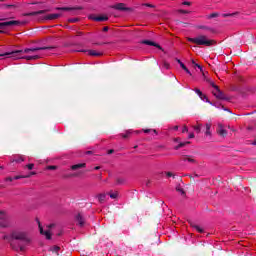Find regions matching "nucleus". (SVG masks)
Wrapping results in <instances>:
<instances>
[{
    "label": "nucleus",
    "instance_id": "11",
    "mask_svg": "<svg viewBox=\"0 0 256 256\" xmlns=\"http://www.w3.org/2000/svg\"><path fill=\"white\" fill-rule=\"evenodd\" d=\"M4 239H5L6 241H8V243H10V247H12V249H13L14 251H19V247H17V245H15V243L13 242L14 239L11 238V233H10L9 236H8V235H5V236H4Z\"/></svg>",
    "mask_w": 256,
    "mask_h": 256
},
{
    "label": "nucleus",
    "instance_id": "17",
    "mask_svg": "<svg viewBox=\"0 0 256 256\" xmlns=\"http://www.w3.org/2000/svg\"><path fill=\"white\" fill-rule=\"evenodd\" d=\"M61 17V13L58 14H48L44 17L46 21H55V19H59Z\"/></svg>",
    "mask_w": 256,
    "mask_h": 256
},
{
    "label": "nucleus",
    "instance_id": "27",
    "mask_svg": "<svg viewBox=\"0 0 256 256\" xmlns=\"http://www.w3.org/2000/svg\"><path fill=\"white\" fill-rule=\"evenodd\" d=\"M61 248L59 246H54L52 248H50V251H52V253H56V255H59V250Z\"/></svg>",
    "mask_w": 256,
    "mask_h": 256
},
{
    "label": "nucleus",
    "instance_id": "33",
    "mask_svg": "<svg viewBox=\"0 0 256 256\" xmlns=\"http://www.w3.org/2000/svg\"><path fill=\"white\" fill-rule=\"evenodd\" d=\"M194 130L196 131V133H201V124L194 126Z\"/></svg>",
    "mask_w": 256,
    "mask_h": 256
},
{
    "label": "nucleus",
    "instance_id": "63",
    "mask_svg": "<svg viewBox=\"0 0 256 256\" xmlns=\"http://www.w3.org/2000/svg\"><path fill=\"white\" fill-rule=\"evenodd\" d=\"M96 45H104V43H96Z\"/></svg>",
    "mask_w": 256,
    "mask_h": 256
},
{
    "label": "nucleus",
    "instance_id": "49",
    "mask_svg": "<svg viewBox=\"0 0 256 256\" xmlns=\"http://www.w3.org/2000/svg\"><path fill=\"white\" fill-rule=\"evenodd\" d=\"M189 131V128H187V126L183 127L182 133H187Z\"/></svg>",
    "mask_w": 256,
    "mask_h": 256
},
{
    "label": "nucleus",
    "instance_id": "56",
    "mask_svg": "<svg viewBox=\"0 0 256 256\" xmlns=\"http://www.w3.org/2000/svg\"><path fill=\"white\" fill-rule=\"evenodd\" d=\"M99 169H101V166H96V167H94V170H95V171H99Z\"/></svg>",
    "mask_w": 256,
    "mask_h": 256
},
{
    "label": "nucleus",
    "instance_id": "7",
    "mask_svg": "<svg viewBox=\"0 0 256 256\" xmlns=\"http://www.w3.org/2000/svg\"><path fill=\"white\" fill-rule=\"evenodd\" d=\"M51 49H55V47L44 46V47H36V48H26L23 50V53H35L37 51H47V50H51Z\"/></svg>",
    "mask_w": 256,
    "mask_h": 256
},
{
    "label": "nucleus",
    "instance_id": "28",
    "mask_svg": "<svg viewBox=\"0 0 256 256\" xmlns=\"http://www.w3.org/2000/svg\"><path fill=\"white\" fill-rule=\"evenodd\" d=\"M205 135H211V124L206 123Z\"/></svg>",
    "mask_w": 256,
    "mask_h": 256
},
{
    "label": "nucleus",
    "instance_id": "14",
    "mask_svg": "<svg viewBox=\"0 0 256 256\" xmlns=\"http://www.w3.org/2000/svg\"><path fill=\"white\" fill-rule=\"evenodd\" d=\"M38 227L41 235H45L46 239H51V232L49 230L44 231L43 226H41V222L38 221Z\"/></svg>",
    "mask_w": 256,
    "mask_h": 256
},
{
    "label": "nucleus",
    "instance_id": "18",
    "mask_svg": "<svg viewBox=\"0 0 256 256\" xmlns=\"http://www.w3.org/2000/svg\"><path fill=\"white\" fill-rule=\"evenodd\" d=\"M87 167V163H79V164H74L70 167L72 171H77L78 169H85Z\"/></svg>",
    "mask_w": 256,
    "mask_h": 256
},
{
    "label": "nucleus",
    "instance_id": "50",
    "mask_svg": "<svg viewBox=\"0 0 256 256\" xmlns=\"http://www.w3.org/2000/svg\"><path fill=\"white\" fill-rule=\"evenodd\" d=\"M188 139H195V134L194 133H190L188 136Z\"/></svg>",
    "mask_w": 256,
    "mask_h": 256
},
{
    "label": "nucleus",
    "instance_id": "46",
    "mask_svg": "<svg viewBox=\"0 0 256 256\" xmlns=\"http://www.w3.org/2000/svg\"><path fill=\"white\" fill-rule=\"evenodd\" d=\"M15 161H16V163H23L24 159H23V157H19Z\"/></svg>",
    "mask_w": 256,
    "mask_h": 256
},
{
    "label": "nucleus",
    "instance_id": "58",
    "mask_svg": "<svg viewBox=\"0 0 256 256\" xmlns=\"http://www.w3.org/2000/svg\"><path fill=\"white\" fill-rule=\"evenodd\" d=\"M14 178L8 177L6 178V181H13Z\"/></svg>",
    "mask_w": 256,
    "mask_h": 256
},
{
    "label": "nucleus",
    "instance_id": "2",
    "mask_svg": "<svg viewBox=\"0 0 256 256\" xmlns=\"http://www.w3.org/2000/svg\"><path fill=\"white\" fill-rule=\"evenodd\" d=\"M23 54V50H15L12 52H6L4 54H0V57H7L9 56L11 59H26V61H33L39 59V55L34 56H21Z\"/></svg>",
    "mask_w": 256,
    "mask_h": 256
},
{
    "label": "nucleus",
    "instance_id": "60",
    "mask_svg": "<svg viewBox=\"0 0 256 256\" xmlns=\"http://www.w3.org/2000/svg\"><path fill=\"white\" fill-rule=\"evenodd\" d=\"M48 227L51 229V227H55V224H50Z\"/></svg>",
    "mask_w": 256,
    "mask_h": 256
},
{
    "label": "nucleus",
    "instance_id": "20",
    "mask_svg": "<svg viewBox=\"0 0 256 256\" xmlns=\"http://www.w3.org/2000/svg\"><path fill=\"white\" fill-rule=\"evenodd\" d=\"M177 63H179L180 67L188 74V75H192L191 71H189V68H187V66H185V64L183 62H181V60H179V58H176Z\"/></svg>",
    "mask_w": 256,
    "mask_h": 256
},
{
    "label": "nucleus",
    "instance_id": "35",
    "mask_svg": "<svg viewBox=\"0 0 256 256\" xmlns=\"http://www.w3.org/2000/svg\"><path fill=\"white\" fill-rule=\"evenodd\" d=\"M144 133H151V131H153V133H155V135H157V130L156 129H143Z\"/></svg>",
    "mask_w": 256,
    "mask_h": 256
},
{
    "label": "nucleus",
    "instance_id": "47",
    "mask_svg": "<svg viewBox=\"0 0 256 256\" xmlns=\"http://www.w3.org/2000/svg\"><path fill=\"white\" fill-rule=\"evenodd\" d=\"M48 169L50 171H55V169H57V166H48Z\"/></svg>",
    "mask_w": 256,
    "mask_h": 256
},
{
    "label": "nucleus",
    "instance_id": "9",
    "mask_svg": "<svg viewBox=\"0 0 256 256\" xmlns=\"http://www.w3.org/2000/svg\"><path fill=\"white\" fill-rule=\"evenodd\" d=\"M75 221L79 227H85V214H83V212L76 214Z\"/></svg>",
    "mask_w": 256,
    "mask_h": 256
},
{
    "label": "nucleus",
    "instance_id": "29",
    "mask_svg": "<svg viewBox=\"0 0 256 256\" xmlns=\"http://www.w3.org/2000/svg\"><path fill=\"white\" fill-rule=\"evenodd\" d=\"M109 196L111 199H117V197H119V192H110Z\"/></svg>",
    "mask_w": 256,
    "mask_h": 256
},
{
    "label": "nucleus",
    "instance_id": "51",
    "mask_svg": "<svg viewBox=\"0 0 256 256\" xmlns=\"http://www.w3.org/2000/svg\"><path fill=\"white\" fill-rule=\"evenodd\" d=\"M182 5H187L188 7H191V2L184 1Z\"/></svg>",
    "mask_w": 256,
    "mask_h": 256
},
{
    "label": "nucleus",
    "instance_id": "23",
    "mask_svg": "<svg viewBox=\"0 0 256 256\" xmlns=\"http://www.w3.org/2000/svg\"><path fill=\"white\" fill-rule=\"evenodd\" d=\"M196 29H203L204 31H210L211 33H215V30L213 28L205 25L196 26Z\"/></svg>",
    "mask_w": 256,
    "mask_h": 256
},
{
    "label": "nucleus",
    "instance_id": "43",
    "mask_svg": "<svg viewBox=\"0 0 256 256\" xmlns=\"http://www.w3.org/2000/svg\"><path fill=\"white\" fill-rule=\"evenodd\" d=\"M34 167H35V164H28L27 165V169H29V171L33 170Z\"/></svg>",
    "mask_w": 256,
    "mask_h": 256
},
{
    "label": "nucleus",
    "instance_id": "36",
    "mask_svg": "<svg viewBox=\"0 0 256 256\" xmlns=\"http://www.w3.org/2000/svg\"><path fill=\"white\" fill-rule=\"evenodd\" d=\"M176 191H177L178 193H181V195H185V190H183V188L176 187Z\"/></svg>",
    "mask_w": 256,
    "mask_h": 256
},
{
    "label": "nucleus",
    "instance_id": "40",
    "mask_svg": "<svg viewBox=\"0 0 256 256\" xmlns=\"http://www.w3.org/2000/svg\"><path fill=\"white\" fill-rule=\"evenodd\" d=\"M166 177H173L175 179V174L173 172H165Z\"/></svg>",
    "mask_w": 256,
    "mask_h": 256
},
{
    "label": "nucleus",
    "instance_id": "30",
    "mask_svg": "<svg viewBox=\"0 0 256 256\" xmlns=\"http://www.w3.org/2000/svg\"><path fill=\"white\" fill-rule=\"evenodd\" d=\"M116 183H117V185H123V184L125 183V179H123V178H117V179H116Z\"/></svg>",
    "mask_w": 256,
    "mask_h": 256
},
{
    "label": "nucleus",
    "instance_id": "54",
    "mask_svg": "<svg viewBox=\"0 0 256 256\" xmlns=\"http://www.w3.org/2000/svg\"><path fill=\"white\" fill-rule=\"evenodd\" d=\"M102 31H104V32L109 31V27L105 26V27L102 29Z\"/></svg>",
    "mask_w": 256,
    "mask_h": 256
},
{
    "label": "nucleus",
    "instance_id": "3",
    "mask_svg": "<svg viewBox=\"0 0 256 256\" xmlns=\"http://www.w3.org/2000/svg\"><path fill=\"white\" fill-rule=\"evenodd\" d=\"M187 41L194 43L195 45H204L205 47H211V45H217L215 40L208 39L205 35H199L195 38H187Z\"/></svg>",
    "mask_w": 256,
    "mask_h": 256
},
{
    "label": "nucleus",
    "instance_id": "15",
    "mask_svg": "<svg viewBox=\"0 0 256 256\" xmlns=\"http://www.w3.org/2000/svg\"><path fill=\"white\" fill-rule=\"evenodd\" d=\"M143 45H149L150 47H156L157 49L163 50V48L161 47V45L151 41V40H143L141 42Z\"/></svg>",
    "mask_w": 256,
    "mask_h": 256
},
{
    "label": "nucleus",
    "instance_id": "16",
    "mask_svg": "<svg viewBox=\"0 0 256 256\" xmlns=\"http://www.w3.org/2000/svg\"><path fill=\"white\" fill-rule=\"evenodd\" d=\"M83 9L82 7H57L56 11H77Z\"/></svg>",
    "mask_w": 256,
    "mask_h": 256
},
{
    "label": "nucleus",
    "instance_id": "61",
    "mask_svg": "<svg viewBox=\"0 0 256 256\" xmlns=\"http://www.w3.org/2000/svg\"><path fill=\"white\" fill-rule=\"evenodd\" d=\"M36 173L35 172H31L30 174H29V176L31 177V175H35Z\"/></svg>",
    "mask_w": 256,
    "mask_h": 256
},
{
    "label": "nucleus",
    "instance_id": "42",
    "mask_svg": "<svg viewBox=\"0 0 256 256\" xmlns=\"http://www.w3.org/2000/svg\"><path fill=\"white\" fill-rule=\"evenodd\" d=\"M68 21L69 23H77L79 21V18H71Z\"/></svg>",
    "mask_w": 256,
    "mask_h": 256
},
{
    "label": "nucleus",
    "instance_id": "19",
    "mask_svg": "<svg viewBox=\"0 0 256 256\" xmlns=\"http://www.w3.org/2000/svg\"><path fill=\"white\" fill-rule=\"evenodd\" d=\"M217 133L220 135V137H227V130H225L222 125H220L217 129Z\"/></svg>",
    "mask_w": 256,
    "mask_h": 256
},
{
    "label": "nucleus",
    "instance_id": "1",
    "mask_svg": "<svg viewBox=\"0 0 256 256\" xmlns=\"http://www.w3.org/2000/svg\"><path fill=\"white\" fill-rule=\"evenodd\" d=\"M11 239L20 242L16 247H18V251H21L22 253L25 252V247H29L33 241L29 232L25 230H13L11 232Z\"/></svg>",
    "mask_w": 256,
    "mask_h": 256
},
{
    "label": "nucleus",
    "instance_id": "13",
    "mask_svg": "<svg viewBox=\"0 0 256 256\" xmlns=\"http://www.w3.org/2000/svg\"><path fill=\"white\" fill-rule=\"evenodd\" d=\"M90 19H92V21H97V22L109 21V17L107 15L90 16Z\"/></svg>",
    "mask_w": 256,
    "mask_h": 256
},
{
    "label": "nucleus",
    "instance_id": "48",
    "mask_svg": "<svg viewBox=\"0 0 256 256\" xmlns=\"http://www.w3.org/2000/svg\"><path fill=\"white\" fill-rule=\"evenodd\" d=\"M189 177L191 179V182H190L191 185H195V178H193V176H191V175Z\"/></svg>",
    "mask_w": 256,
    "mask_h": 256
},
{
    "label": "nucleus",
    "instance_id": "24",
    "mask_svg": "<svg viewBox=\"0 0 256 256\" xmlns=\"http://www.w3.org/2000/svg\"><path fill=\"white\" fill-rule=\"evenodd\" d=\"M97 199L99 203H105V199H107V194L106 193L98 194Z\"/></svg>",
    "mask_w": 256,
    "mask_h": 256
},
{
    "label": "nucleus",
    "instance_id": "55",
    "mask_svg": "<svg viewBox=\"0 0 256 256\" xmlns=\"http://www.w3.org/2000/svg\"><path fill=\"white\" fill-rule=\"evenodd\" d=\"M172 129H173L174 131H178V130H179V126H174Z\"/></svg>",
    "mask_w": 256,
    "mask_h": 256
},
{
    "label": "nucleus",
    "instance_id": "34",
    "mask_svg": "<svg viewBox=\"0 0 256 256\" xmlns=\"http://www.w3.org/2000/svg\"><path fill=\"white\" fill-rule=\"evenodd\" d=\"M194 91L199 97H203V92H201L199 88H195Z\"/></svg>",
    "mask_w": 256,
    "mask_h": 256
},
{
    "label": "nucleus",
    "instance_id": "44",
    "mask_svg": "<svg viewBox=\"0 0 256 256\" xmlns=\"http://www.w3.org/2000/svg\"><path fill=\"white\" fill-rule=\"evenodd\" d=\"M178 12H179V13H183V14H189V13H191L190 11L183 10V9L178 10Z\"/></svg>",
    "mask_w": 256,
    "mask_h": 256
},
{
    "label": "nucleus",
    "instance_id": "10",
    "mask_svg": "<svg viewBox=\"0 0 256 256\" xmlns=\"http://www.w3.org/2000/svg\"><path fill=\"white\" fill-rule=\"evenodd\" d=\"M49 10H39V11H34V12H29V13H24L22 14L23 17H35L37 15H45Z\"/></svg>",
    "mask_w": 256,
    "mask_h": 256
},
{
    "label": "nucleus",
    "instance_id": "62",
    "mask_svg": "<svg viewBox=\"0 0 256 256\" xmlns=\"http://www.w3.org/2000/svg\"><path fill=\"white\" fill-rule=\"evenodd\" d=\"M252 145H256V140H254V141L252 142Z\"/></svg>",
    "mask_w": 256,
    "mask_h": 256
},
{
    "label": "nucleus",
    "instance_id": "12",
    "mask_svg": "<svg viewBox=\"0 0 256 256\" xmlns=\"http://www.w3.org/2000/svg\"><path fill=\"white\" fill-rule=\"evenodd\" d=\"M78 52L79 53H88L92 57H101V55H103V53L96 52L95 50H79Z\"/></svg>",
    "mask_w": 256,
    "mask_h": 256
},
{
    "label": "nucleus",
    "instance_id": "39",
    "mask_svg": "<svg viewBox=\"0 0 256 256\" xmlns=\"http://www.w3.org/2000/svg\"><path fill=\"white\" fill-rule=\"evenodd\" d=\"M31 177L30 175H27V176H15L13 179L17 180V179H26V178H29Z\"/></svg>",
    "mask_w": 256,
    "mask_h": 256
},
{
    "label": "nucleus",
    "instance_id": "57",
    "mask_svg": "<svg viewBox=\"0 0 256 256\" xmlns=\"http://www.w3.org/2000/svg\"><path fill=\"white\" fill-rule=\"evenodd\" d=\"M83 35V32H77V37H81Z\"/></svg>",
    "mask_w": 256,
    "mask_h": 256
},
{
    "label": "nucleus",
    "instance_id": "52",
    "mask_svg": "<svg viewBox=\"0 0 256 256\" xmlns=\"http://www.w3.org/2000/svg\"><path fill=\"white\" fill-rule=\"evenodd\" d=\"M113 153H115V150H114V149L108 150V155H113Z\"/></svg>",
    "mask_w": 256,
    "mask_h": 256
},
{
    "label": "nucleus",
    "instance_id": "64",
    "mask_svg": "<svg viewBox=\"0 0 256 256\" xmlns=\"http://www.w3.org/2000/svg\"><path fill=\"white\" fill-rule=\"evenodd\" d=\"M0 33H5V31L4 30H0Z\"/></svg>",
    "mask_w": 256,
    "mask_h": 256
},
{
    "label": "nucleus",
    "instance_id": "4",
    "mask_svg": "<svg viewBox=\"0 0 256 256\" xmlns=\"http://www.w3.org/2000/svg\"><path fill=\"white\" fill-rule=\"evenodd\" d=\"M22 23L24 24L25 22H21L19 20H10L6 22H0V29H7V27H15L18 25H22Z\"/></svg>",
    "mask_w": 256,
    "mask_h": 256
},
{
    "label": "nucleus",
    "instance_id": "22",
    "mask_svg": "<svg viewBox=\"0 0 256 256\" xmlns=\"http://www.w3.org/2000/svg\"><path fill=\"white\" fill-rule=\"evenodd\" d=\"M191 144L190 141H186V142H180L177 146L174 147L175 151H179V149L185 147L186 145Z\"/></svg>",
    "mask_w": 256,
    "mask_h": 256
},
{
    "label": "nucleus",
    "instance_id": "32",
    "mask_svg": "<svg viewBox=\"0 0 256 256\" xmlns=\"http://www.w3.org/2000/svg\"><path fill=\"white\" fill-rule=\"evenodd\" d=\"M192 65H194V67H197L198 69H200V71H203V67H201V65L195 63V60H192Z\"/></svg>",
    "mask_w": 256,
    "mask_h": 256
},
{
    "label": "nucleus",
    "instance_id": "31",
    "mask_svg": "<svg viewBox=\"0 0 256 256\" xmlns=\"http://www.w3.org/2000/svg\"><path fill=\"white\" fill-rule=\"evenodd\" d=\"M235 15H237V12L236 13L222 14V17H235Z\"/></svg>",
    "mask_w": 256,
    "mask_h": 256
},
{
    "label": "nucleus",
    "instance_id": "45",
    "mask_svg": "<svg viewBox=\"0 0 256 256\" xmlns=\"http://www.w3.org/2000/svg\"><path fill=\"white\" fill-rule=\"evenodd\" d=\"M210 85L213 87L214 90L219 89V86H217L215 83L211 82Z\"/></svg>",
    "mask_w": 256,
    "mask_h": 256
},
{
    "label": "nucleus",
    "instance_id": "53",
    "mask_svg": "<svg viewBox=\"0 0 256 256\" xmlns=\"http://www.w3.org/2000/svg\"><path fill=\"white\" fill-rule=\"evenodd\" d=\"M173 141L174 143H179V141H181V138H174Z\"/></svg>",
    "mask_w": 256,
    "mask_h": 256
},
{
    "label": "nucleus",
    "instance_id": "6",
    "mask_svg": "<svg viewBox=\"0 0 256 256\" xmlns=\"http://www.w3.org/2000/svg\"><path fill=\"white\" fill-rule=\"evenodd\" d=\"M111 9H115L116 11H128L129 13H133V8L127 7L125 3H117L111 6Z\"/></svg>",
    "mask_w": 256,
    "mask_h": 256
},
{
    "label": "nucleus",
    "instance_id": "26",
    "mask_svg": "<svg viewBox=\"0 0 256 256\" xmlns=\"http://www.w3.org/2000/svg\"><path fill=\"white\" fill-rule=\"evenodd\" d=\"M199 97H200V99H201L202 101H206V103H209V105H213V102H210V101H209V98L207 97V95L202 94V96H199Z\"/></svg>",
    "mask_w": 256,
    "mask_h": 256
},
{
    "label": "nucleus",
    "instance_id": "25",
    "mask_svg": "<svg viewBox=\"0 0 256 256\" xmlns=\"http://www.w3.org/2000/svg\"><path fill=\"white\" fill-rule=\"evenodd\" d=\"M190 225H191V227H193V229H196V231H198V233H203V229L201 227H199L197 224L190 222Z\"/></svg>",
    "mask_w": 256,
    "mask_h": 256
},
{
    "label": "nucleus",
    "instance_id": "38",
    "mask_svg": "<svg viewBox=\"0 0 256 256\" xmlns=\"http://www.w3.org/2000/svg\"><path fill=\"white\" fill-rule=\"evenodd\" d=\"M129 135H131V131H127L125 134H121L123 139H127L129 137Z\"/></svg>",
    "mask_w": 256,
    "mask_h": 256
},
{
    "label": "nucleus",
    "instance_id": "5",
    "mask_svg": "<svg viewBox=\"0 0 256 256\" xmlns=\"http://www.w3.org/2000/svg\"><path fill=\"white\" fill-rule=\"evenodd\" d=\"M212 94L214 95V97H216V99H219L220 101H229L231 99L219 88L212 91Z\"/></svg>",
    "mask_w": 256,
    "mask_h": 256
},
{
    "label": "nucleus",
    "instance_id": "37",
    "mask_svg": "<svg viewBox=\"0 0 256 256\" xmlns=\"http://www.w3.org/2000/svg\"><path fill=\"white\" fill-rule=\"evenodd\" d=\"M142 5H143V7H150V9H155V5H153V4L144 3Z\"/></svg>",
    "mask_w": 256,
    "mask_h": 256
},
{
    "label": "nucleus",
    "instance_id": "21",
    "mask_svg": "<svg viewBox=\"0 0 256 256\" xmlns=\"http://www.w3.org/2000/svg\"><path fill=\"white\" fill-rule=\"evenodd\" d=\"M181 161H188V163H197V161L189 155L182 156Z\"/></svg>",
    "mask_w": 256,
    "mask_h": 256
},
{
    "label": "nucleus",
    "instance_id": "41",
    "mask_svg": "<svg viewBox=\"0 0 256 256\" xmlns=\"http://www.w3.org/2000/svg\"><path fill=\"white\" fill-rule=\"evenodd\" d=\"M219 13H212L209 15V19H215V17H218Z\"/></svg>",
    "mask_w": 256,
    "mask_h": 256
},
{
    "label": "nucleus",
    "instance_id": "8",
    "mask_svg": "<svg viewBox=\"0 0 256 256\" xmlns=\"http://www.w3.org/2000/svg\"><path fill=\"white\" fill-rule=\"evenodd\" d=\"M0 227H9V216L5 211H0Z\"/></svg>",
    "mask_w": 256,
    "mask_h": 256
},
{
    "label": "nucleus",
    "instance_id": "59",
    "mask_svg": "<svg viewBox=\"0 0 256 256\" xmlns=\"http://www.w3.org/2000/svg\"><path fill=\"white\" fill-rule=\"evenodd\" d=\"M93 153V151H87L86 155H91Z\"/></svg>",
    "mask_w": 256,
    "mask_h": 256
}]
</instances>
